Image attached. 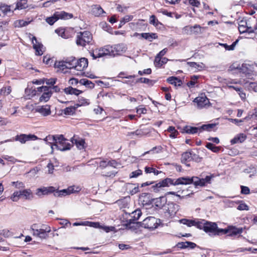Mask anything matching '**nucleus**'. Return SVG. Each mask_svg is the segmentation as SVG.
I'll return each mask as SVG.
<instances>
[{"mask_svg":"<svg viewBox=\"0 0 257 257\" xmlns=\"http://www.w3.org/2000/svg\"><path fill=\"white\" fill-rule=\"evenodd\" d=\"M11 92V88L10 86H8V87H4L1 89V93L4 95H8Z\"/></svg>","mask_w":257,"mask_h":257,"instance_id":"nucleus-56","label":"nucleus"},{"mask_svg":"<svg viewBox=\"0 0 257 257\" xmlns=\"http://www.w3.org/2000/svg\"><path fill=\"white\" fill-rule=\"evenodd\" d=\"M71 142L72 145L75 144L76 147L80 150H84L87 146L84 139L78 137L75 138V136L71 139Z\"/></svg>","mask_w":257,"mask_h":257,"instance_id":"nucleus-18","label":"nucleus"},{"mask_svg":"<svg viewBox=\"0 0 257 257\" xmlns=\"http://www.w3.org/2000/svg\"><path fill=\"white\" fill-rule=\"evenodd\" d=\"M142 174V171L140 169H138L137 170H136L135 171L132 172L130 174V178H137L138 176L141 175Z\"/></svg>","mask_w":257,"mask_h":257,"instance_id":"nucleus-50","label":"nucleus"},{"mask_svg":"<svg viewBox=\"0 0 257 257\" xmlns=\"http://www.w3.org/2000/svg\"><path fill=\"white\" fill-rule=\"evenodd\" d=\"M72 146L71 143L65 139L63 135H58L56 142L51 146V153L53 152L55 148L61 151H65L70 150Z\"/></svg>","mask_w":257,"mask_h":257,"instance_id":"nucleus-2","label":"nucleus"},{"mask_svg":"<svg viewBox=\"0 0 257 257\" xmlns=\"http://www.w3.org/2000/svg\"><path fill=\"white\" fill-rule=\"evenodd\" d=\"M21 193L19 191H15L11 197V199L13 201L17 202L21 198Z\"/></svg>","mask_w":257,"mask_h":257,"instance_id":"nucleus-47","label":"nucleus"},{"mask_svg":"<svg viewBox=\"0 0 257 257\" xmlns=\"http://www.w3.org/2000/svg\"><path fill=\"white\" fill-rule=\"evenodd\" d=\"M137 112L139 114H145L147 113V109L141 105L139 108H137Z\"/></svg>","mask_w":257,"mask_h":257,"instance_id":"nucleus-58","label":"nucleus"},{"mask_svg":"<svg viewBox=\"0 0 257 257\" xmlns=\"http://www.w3.org/2000/svg\"><path fill=\"white\" fill-rule=\"evenodd\" d=\"M57 189L53 186L42 187L36 189V195L39 197H42L43 196L49 195L55 192Z\"/></svg>","mask_w":257,"mask_h":257,"instance_id":"nucleus-12","label":"nucleus"},{"mask_svg":"<svg viewBox=\"0 0 257 257\" xmlns=\"http://www.w3.org/2000/svg\"><path fill=\"white\" fill-rule=\"evenodd\" d=\"M206 147L208 149L212 151L213 152H214V153H217L220 150V147H216L211 143H207L206 144Z\"/></svg>","mask_w":257,"mask_h":257,"instance_id":"nucleus-42","label":"nucleus"},{"mask_svg":"<svg viewBox=\"0 0 257 257\" xmlns=\"http://www.w3.org/2000/svg\"><path fill=\"white\" fill-rule=\"evenodd\" d=\"M204 28L199 25H195L194 26H187L184 27L183 32L187 35H198L203 33Z\"/></svg>","mask_w":257,"mask_h":257,"instance_id":"nucleus-11","label":"nucleus"},{"mask_svg":"<svg viewBox=\"0 0 257 257\" xmlns=\"http://www.w3.org/2000/svg\"><path fill=\"white\" fill-rule=\"evenodd\" d=\"M167 203V199L165 197L162 196L154 199L155 205L160 208H162Z\"/></svg>","mask_w":257,"mask_h":257,"instance_id":"nucleus-32","label":"nucleus"},{"mask_svg":"<svg viewBox=\"0 0 257 257\" xmlns=\"http://www.w3.org/2000/svg\"><path fill=\"white\" fill-rule=\"evenodd\" d=\"M58 135H48L45 139L44 141L47 144H50L51 146L53 145L56 142V139L57 138Z\"/></svg>","mask_w":257,"mask_h":257,"instance_id":"nucleus-38","label":"nucleus"},{"mask_svg":"<svg viewBox=\"0 0 257 257\" xmlns=\"http://www.w3.org/2000/svg\"><path fill=\"white\" fill-rule=\"evenodd\" d=\"M36 111L40 113L44 116H48L51 114L50 106L48 105L45 106H38L36 108Z\"/></svg>","mask_w":257,"mask_h":257,"instance_id":"nucleus-24","label":"nucleus"},{"mask_svg":"<svg viewBox=\"0 0 257 257\" xmlns=\"http://www.w3.org/2000/svg\"><path fill=\"white\" fill-rule=\"evenodd\" d=\"M80 190L79 187L70 186L66 189H63L62 190L57 191L54 193L55 196H62L66 195H69L73 193L77 192Z\"/></svg>","mask_w":257,"mask_h":257,"instance_id":"nucleus-15","label":"nucleus"},{"mask_svg":"<svg viewBox=\"0 0 257 257\" xmlns=\"http://www.w3.org/2000/svg\"><path fill=\"white\" fill-rule=\"evenodd\" d=\"M111 55H119L124 53L126 50V47L123 44H118L110 46Z\"/></svg>","mask_w":257,"mask_h":257,"instance_id":"nucleus-14","label":"nucleus"},{"mask_svg":"<svg viewBox=\"0 0 257 257\" xmlns=\"http://www.w3.org/2000/svg\"><path fill=\"white\" fill-rule=\"evenodd\" d=\"M12 184L17 188H23L25 187L24 184L22 182H12Z\"/></svg>","mask_w":257,"mask_h":257,"instance_id":"nucleus-55","label":"nucleus"},{"mask_svg":"<svg viewBox=\"0 0 257 257\" xmlns=\"http://www.w3.org/2000/svg\"><path fill=\"white\" fill-rule=\"evenodd\" d=\"M215 125L216 124L214 123L204 124L200 127V131H201L202 130H206L210 131L215 126Z\"/></svg>","mask_w":257,"mask_h":257,"instance_id":"nucleus-48","label":"nucleus"},{"mask_svg":"<svg viewBox=\"0 0 257 257\" xmlns=\"http://www.w3.org/2000/svg\"><path fill=\"white\" fill-rule=\"evenodd\" d=\"M160 222L159 219L153 216H149L143 221L141 226L146 228L154 229L158 227Z\"/></svg>","mask_w":257,"mask_h":257,"instance_id":"nucleus-8","label":"nucleus"},{"mask_svg":"<svg viewBox=\"0 0 257 257\" xmlns=\"http://www.w3.org/2000/svg\"><path fill=\"white\" fill-rule=\"evenodd\" d=\"M150 132V129L149 128H144L142 129L137 130L134 132L135 136L137 137H142L146 136Z\"/></svg>","mask_w":257,"mask_h":257,"instance_id":"nucleus-35","label":"nucleus"},{"mask_svg":"<svg viewBox=\"0 0 257 257\" xmlns=\"http://www.w3.org/2000/svg\"><path fill=\"white\" fill-rule=\"evenodd\" d=\"M110 48H111L110 46H106L104 47L96 49V52H98L97 57H102L107 55H111Z\"/></svg>","mask_w":257,"mask_h":257,"instance_id":"nucleus-26","label":"nucleus"},{"mask_svg":"<svg viewBox=\"0 0 257 257\" xmlns=\"http://www.w3.org/2000/svg\"><path fill=\"white\" fill-rule=\"evenodd\" d=\"M198 130L200 131V127L186 126L184 128V132L189 134H196L198 132Z\"/></svg>","mask_w":257,"mask_h":257,"instance_id":"nucleus-41","label":"nucleus"},{"mask_svg":"<svg viewBox=\"0 0 257 257\" xmlns=\"http://www.w3.org/2000/svg\"><path fill=\"white\" fill-rule=\"evenodd\" d=\"M200 219H182L179 220L181 223L186 225L188 227H191L192 226H196L199 228V224Z\"/></svg>","mask_w":257,"mask_h":257,"instance_id":"nucleus-23","label":"nucleus"},{"mask_svg":"<svg viewBox=\"0 0 257 257\" xmlns=\"http://www.w3.org/2000/svg\"><path fill=\"white\" fill-rule=\"evenodd\" d=\"M37 89V90H34L32 91L33 95H36L37 91L43 92L42 95L39 98V101L40 102H47L50 99L52 94L50 87L46 86H43L41 87H39Z\"/></svg>","mask_w":257,"mask_h":257,"instance_id":"nucleus-7","label":"nucleus"},{"mask_svg":"<svg viewBox=\"0 0 257 257\" xmlns=\"http://www.w3.org/2000/svg\"><path fill=\"white\" fill-rule=\"evenodd\" d=\"M73 17L72 14L67 13L64 11L56 12L53 16L47 18L46 21L49 25H52L58 20L61 19H69Z\"/></svg>","mask_w":257,"mask_h":257,"instance_id":"nucleus-5","label":"nucleus"},{"mask_svg":"<svg viewBox=\"0 0 257 257\" xmlns=\"http://www.w3.org/2000/svg\"><path fill=\"white\" fill-rule=\"evenodd\" d=\"M13 13V11L11 9V6L5 5L0 6V16L2 15L3 16H11Z\"/></svg>","mask_w":257,"mask_h":257,"instance_id":"nucleus-25","label":"nucleus"},{"mask_svg":"<svg viewBox=\"0 0 257 257\" xmlns=\"http://www.w3.org/2000/svg\"><path fill=\"white\" fill-rule=\"evenodd\" d=\"M198 78V76L193 75L191 78V80L187 83V85L189 87L193 86L196 83L197 80Z\"/></svg>","mask_w":257,"mask_h":257,"instance_id":"nucleus-52","label":"nucleus"},{"mask_svg":"<svg viewBox=\"0 0 257 257\" xmlns=\"http://www.w3.org/2000/svg\"><path fill=\"white\" fill-rule=\"evenodd\" d=\"M246 138V136L243 134H239L235 136L230 141L231 145L243 142Z\"/></svg>","mask_w":257,"mask_h":257,"instance_id":"nucleus-30","label":"nucleus"},{"mask_svg":"<svg viewBox=\"0 0 257 257\" xmlns=\"http://www.w3.org/2000/svg\"><path fill=\"white\" fill-rule=\"evenodd\" d=\"M192 153L190 152H186L182 154L181 156V162L186 165L187 166L189 167L190 165L187 164V162L191 161L192 158Z\"/></svg>","mask_w":257,"mask_h":257,"instance_id":"nucleus-29","label":"nucleus"},{"mask_svg":"<svg viewBox=\"0 0 257 257\" xmlns=\"http://www.w3.org/2000/svg\"><path fill=\"white\" fill-rule=\"evenodd\" d=\"M27 0H20L17 4V9H23L27 7Z\"/></svg>","mask_w":257,"mask_h":257,"instance_id":"nucleus-45","label":"nucleus"},{"mask_svg":"<svg viewBox=\"0 0 257 257\" xmlns=\"http://www.w3.org/2000/svg\"><path fill=\"white\" fill-rule=\"evenodd\" d=\"M79 106L82 105H88L89 104V100L88 99H86L83 97H81L79 98Z\"/></svg>","mask_w":257,"mask_h":257,"instance_id":"nucleus-59","label":"nucleus"},{"mask_svg":"<svg viewBox=\"0 0 257 257\" xmlns=\"http://www.w3.org/2000/svg\"><path fill=\"white\" fill-rule=\"evenodd\" d=\"M3 158L8 161L14 163L16 161V159L14 157L12 156H4L3 157Z\"/></svg>","mask_w":257,"mask_h":257,"instance_id":"nucleus-64","label":"nucleus"},{"mask_svg":"<svg viewBox=\"0 0 257 257\" xmlns=\"http://www.w3.org/2000/svg\"><path fill=\"white\" fill-rule=\"evenodd\" d=\"M199 228L203 229L205 232L212 233L214 235H219L221 234L220 230L222 229L218 228L217 225L215 222H212L205 220H200Z\"/></svg>","mask_w":257,"mask_h":257,"instance_id":"nucleus-1","label":"nucleus"},{"mask_svg":"<svg viewBox=\"0 0 257 257\" xmlns=\"http://www.w3.org/2000/svg\"><path fill=\"white\" fill-rule=\"evenodd\" d=\"M237 209L239 210H248V207L245 203H241L237 206Z\"/></svg>","mask_w":257,"mask_h":257,"instance_id":"nucleus-60","label":"nucleus"},{"mask_svg":"<svg viewBox=\"0 0 257 257\" xmlns=\"http://www.w3.org/2000/svg\"><path fill=\"white\" fill-rule=\"evenodd\" d=\"M167 82L171 84H174L175 86H181L182 81L176 77H170L167 80Z\"/></svg>","mask_w":257,"mask_h":257,"instance_id":"nucleus-39","label":"nucleus"},{"mask_svg":"<svg viewBox=\"0 0 257 257\" xmlns=\"http://www.w3.org/2000/svg\"><path fill=\"white\" fill-rule=\"evenodd\" d=\"M76 63V59L74 57L67 58L65 61H56L55 63V67L60 70H64V69H75Z\"/></svg>","mask_w":257,"mask_h":257,"instance_id":"nucleus-6","label":"nucleus"},{"mask_svg":"<svg viewBox=\"0 0 257 257\" xmlns=\"http://www.w3.org/2000/svg\"><path fill=\"white\" fill-rule=\"evenodd\" d=\"M188 2L191 5L194 7H199L200 5L199 1L198 0H188Z\"/></svg>","mask_w":257,"mask_h":257,"instance_id":"nucleus-62","label":"nucleus"},{"mask_svg":"<svg viewBox=\"0 0 257 257\" xmlns=\"http://www.w3.org/2000/svg\"><path fill=\"white\" fill-rule=\"evenodd\" d=\"M187 64L192 68H195L198 70H199L200 69H201L203 68V64L201 63V65L196 63V62H189L187 63Z\"/></svg>","mask_w":257,"mask_h":257,"instance_id":"nucleus-51","label":"nucleus"},{"mask_svg":"<svg viewBox=\"0 0 257 257\" xmlns=\"http://www.w3.org/2000/svg\"><path fill=\"white\" fill-rule=\"evenodd\" d=\"M21 193V198H24L26 200H30L33 198V195L32 191L30 189H24L20 191Z\"/></svg>","mask_w":257,"mask_h":257,"instance_id":"nucleus-28","label":"nucleus"},{"mask_svg":"<svg viewBox=\"0 0 257 257\" xmlns=\"http://www.w3.org/2000/svg\"><path fill=\"white\" fill-rule=\"evenodd\" d=\"M194 102H196L198 108H202L209 103V99L205 96L197 97Z\"/></svg>","mask_w":257,"mask_h":257,"instance_id":"nucleus-22","label":"nucleus"},{"mask_svg":"<svg viewBox=\"0 0 257 257\" xmlns=\"http://www.w3.org/2000/svg\"><path fill=\"white\" fill-rule=\"evenodd\" d=\"M78 106H79V105L76 104L74 106L67 107L62 110V112L65 115H72L75 113L76 109Z\"/></svg>","mask_w":257,"mask_h":257,"instance_id":"nucleus-31","label":"nucleus"},{"mask_svg":"<svg viewBox=\"0 0 257 257\" xmlns=\"http://www.w3.org/2000/svg\"><path fill=\"white\" fill-rule=\"evenodd\" d=\"M193 177H182L176 179V186L179 185H190L193 184Z\"/></svg>","mask_w":257,"mask_h":257,"instance_id":"nucleus-21","label":"nucleus"},{"mask_svg":"<svg viewBox=\"0 0 257 257\" xmlns=\"http://www.w3.org/2000/svg\"><path fill=\"white\" fill-rule=\"evenodd\" d=\"M176 179L167 178H166L159 183L156 184L155 185L153 186L154 190L155 192L159 191V189L162 187H169L170 185L176 186Z\"/></svg>","mask_w":257,"mask_h":257,"instance_id":"nucleus-10","label":"nucleus"},{"mask_svg":"<svg viewBox=\"0 0 257 257\" xmlns=\"http://www.w3.org/2000/svg\"><path fill=\"white\" fill-rule=\"evenodd\" d=\"M238 40H236L230 46L227 45L226 44H220V45L223 46L227 50H233Z\"/></svg>","mask_w":257,"mask_h":257,"instance_id":"nucleus-49","label":"nucleus"},{"mask_svg":"<svg viewBox=\"0 0 257 257\" xmlns=\"http://www.w3.org/2000/svg\"><path fill=\"white\" fill-rule=\"evenodd\" d=\"M142 215V212L141 210L140 209H137L135 211H133L132 213V217L133 218V219H130L129 220V223H134L135 222L134 221L138 220L140 216Z\"/></svg>","mask_w":257,"mask_h":257,"instance_id":"nucleus-34","label":"nucleus"},{"mask_svg":"<svg viewBox=\"0 0 257 257\" xmlns=\"http://www.w3.org/2000/svg\"><path fill=\"white\" fill-rule=\"evenodd\" d=\"M65 93L67 94H74L75 95H78L79 94L82 93V91L78 90L76 88H74L71 86L65 88L64 89Z\"/></svg>","mask_w":257,"mask_h":257,"instance_id":"nucleus-33","label":"nucleus"},{"mask_svg":"<svg viewBox=\"0 0 257 257\" xmlns=\"http://www.w3.org/2000/svg\"><path fill=\"white\" fill-rule=\"evenodd\" d=\"M152 72V70L150 68L145 69L144 71H139L138 73L140 75L144 74H150Z\"/></svg>","mask_w":257,"mask_h":257,"instance_id":"nucleus-63","label":"nucleus"},{"mask_svg":"<svg viewBox=\"0 0 257 257\" xmlns=\"http://www.w3.org/2000/svg\"><path fill=\"white\" fill-rule=\"evenodd\" d=\"M32 43L33 44V47L35 50L36 55H42L43 54L42 50L43 47V45L37 41V40L35 36H33L32 38Z\"/></svg>","mask_w":257,"mask_h":257,"instance_id":"nucleus-19","label":"nucleus"},{"mask_svg":"<svg viewBox=\"0 0 257 257\" xmlns=\"http://www.w3.org/2000/svg\"><path fill=\"white\" fill-rule=\"evenodd\" d=\"M179 206L174 203H171L169 204L168 212L171 215H175L176 212L179 210Z\"/></svg>","mask_w":257,"mask_h":257,"instance_id":"nucleus-36","label":"nucleus"},{"mask_svg":"<svg viewBox=\"0 0 257 257\" xmlns=\"http://www.w3.org/2000/svg\"><path fill=\"white\" fill-rule=\"evenodd\" d=\"M135 77L136 76L134 75L124 76V77H123V78L127 79V80L124 81L123 82L124 83L129 84L131 86H133L137 83V80H135Z\"/></svg>","mask_w":257,"mask_h":257,"instance_id":"nucleus-37","label":"nucleus"},{"mask_svg":"<svg viewBox=\"0 0 257 257\" xmlns=\"http://www.w3.org/2000/svg\"><path fill=\"white\" fill-rule=\"evenodd\" d=\"M88 66V60L86 58H81L79 60L76 59L75 69L77 71H82Z\"/></svg>","mask_w":257,"mask_h":257,"instance_id":"nucleus-20","label":"nucleus"},{"mask_svg":"<svg viewBox=\"0 0 257 257\" xmlns=\"http://www.w3.org/2000/svg\"><path fill=\"white\" fill-rule=\"evenodd\" d=\"M137 83L141 82L143 83H146L150 85H153L154 83L155 82L154 80H150L146 78H140L139 79H138L137 80Z\"/></svg>","mask_w":257,"mask_h":257,"instance_id":"nucleus-46","label":"nucleus"},{"mask_svg":"<svg viewBox=\"0 0 257 257\" xmlns=\"http://www.w3.org/2000/svg\"><path fill=\"white\" fill-rule=\"evenodd\" d=\"M86 226H89L90 227H92L95 228L102 229L106 232L113 231V230L114 229V227L113 226H103L101 225L100 223L98 222H90L86 221Z\"/></svg>","mask_w":257,"mask_h":257,"instance_id":"nucleus-16","label":"nucleus"},{"mask_svg":"<svg viewBox=\"0 0 257 257\" xmlns=\"http://www.w3.org/2000/svg\"><path fill=\"white\" fill-rule=\"evenodd\" d=\"M30 21H26L23 20H17L15 22L14 25L16 27H22L28 25Z\"/></svg>","mask_w":257,"mask_h":257,"instance_id":"nucleus-43","label":"nucleus"},{"mask_svg":"<svg viewBox=\"0 0 257 257\" xmlns=\"http://www.w3.org/2000/svg\"><path fill=\"white\" fill-rule=\"evenodd\" d=\"M167 131L171 133L170 137L172 138H175L178 134V132L174 126H169Z\"/></svg>","mask_w":257,"mask_h":257,"instance_id":"nucleus-44","label":"nucleus"},{"mask_svg":"<svg viewBox=\"0 0 257 257\" xmlns=\"http://www.w3.org/2000/svg\"><path fill=\"white\" fill-rule=\"evenodd\" d=\"M142 37L143 38L149 40V41H152L153 39H157L158 36L156 33H142L141 34Z\"/></svg>","mask_w":257,"mask_h":257,"instance_id":"nucleus-40","label":"nucleus"},{"mask_svg":"<svg viewBox=\"0 0 257 257\" xmlns=\"http://www.w3.org/2000/svg\"><path fill=\"white\" fill-rule=\"evenodd\" d=\"M31 229H32L33 234L41 239H45L48 236V233L51 231L50 227L47 225L43 224L39 227L37 224H33Z\"/></svg>","mask_w":257,"mask_h":257,"instance_id":"nucleus-3","label":"nucleus"},{"mask_svg":"<svg viewBox=\"0 0 257 257\" xmlns=\"http://www.w3.org/2000/svg\"><path fill=\"white\" fill-rule=\"evenodd\" d=\"M91 13L95 17H99L105 13L99 5H95L92 6Z\"/></svg>","mask_w":257,"mask_h":257,"instance_id":"nucleus-27","label":"nucleus"},{"mask_svg":"<svg viewBox=\"0 0 257 257\" xmlns=\"http://www.w3.org/2000/svg\"><path fill=\"white\" fill-rule=\"evenodd\" d=\"M134 16L132 15H126L123 18H122L121 20V24L124 23L125 24L127 22H128L133 20Z\"/></svg>","mask_w":257,"mask_h":257,"instance_id":"nucleus-53","label":"nucleus"},{"mask_svg":"<svg viewBox=\"0 0 257 257\" xmlns=\"http://www.w3.org/2000/svg\"><path fill=\"white\" fill-rule=\"evenodd\" d=\"M92 41V36L89 31L80 32L77 34L76 42L78 46L84 47L90 44Z\"/></svg>","mask_w":257,"mask_h":257,"instance_id":"nucleus-4","label":"nucleus"},{"mask_svg":"<svg viewBox=\"0 0 257 257\" xmlns=\"http://www.w3.org/2000/svg\"><path fill=\"white\" fill-rule=\"evenodd\" d=\"M161 57L158 55L156 56L154 61V64L157 67H161Z\"/></svg>","mask_w":257,"mask_h":257,"instance_id":"nucleus-57","label":"nucleus"},{"mask_svg":"<svg viewBox=\"0 0 257 257\" xmlns=\"http://www.w3.org/2000/svg\"><path fill=\"white\" fill-rule=\"evenodd\" d=\"M38 139V138L35 135L32 134H21L17 135L15 138V140L19 141L22 144H25L26 142L29 141H35Z\"/></svg>","mask_w":257,"mask_h":257,"instance_id":"nucleus-17","label":"nucleus"},{"mask_svg":"<svg viewBox=\"0 0 257 257\" xmlns=\"http://www.w3.org/2000/svg\"><path fill=\"white\" fill-rule=\"evenodd\" d=\"M243 231L242 227L237 228L235 226H229L227 229H222L220 230L222 234H228L229 236H235L241 234Z\"/></svg>","mask_w":257,"mask_h":257,"instance_id":"nucleus-13","label":"nucleus"},{"mask_svg":"<svg viewBox=\"0 0 257 257\" xmlns=\"http://www.w3.org/2000/svg\"><path fill=\"white\" fill-rule=\"evenodd\" d=\"M150 24L156 26H157L158 25V24L159 23L158 20L156 19L154 15H152L150 17Z\"/></svg>","mask_w":257,"mask_h":257,"instance_id":"nucleus-54","label":"nucleus"},{"mask_svg":"<svg viewBox=\"0 0 257 257\" xmlns=\"http://www.w3.org/2000/svg\"><path fill=\"white\" fill-rule=\"evenodd\" d=\"M241 193L243 194H248L250 193L249 188L248 187L241 186Z\"/></svg>","mask_w":257,"mask_h":257,"instance_id":"nucleus-61","label":"nucleus"},{"mask_svg":"<svg viewBox=\"0 0 257 257\" xmlns=\"http://www.w3.org/2000/svg\"><path fill=\"white\" fill-rule=\"evenodd\" d=\"M214 178L213 175L207 176L205 178L200 179L198 177L193 176V184L195 187H204L207 184H210L212 178Z\"/></svg>","mask_w":257,"mask_h":257,"instance_id":"nucleus-9","label":"nucleus"}]
</instances>
